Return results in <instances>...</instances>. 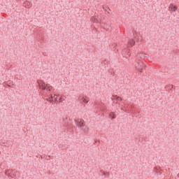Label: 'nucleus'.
Segmentation results:
<instances>
[{
  "label": "nucleus",
  "instance_id": "nucleus-3",
  "mask_svg": "<svg viewBox=\"0 0 179 179\" xmlns=\"http://www.w3.org/2000/svg\"><path fill=\"white\" fill-rule=\"evenodd\" d=\"M38 84L39 86V89H41V90H45L47 87V85L45 84V83H44V81L39 80L38 81Z\"/></svg>",
  "mask_w": 179,
  "mask_h": 179
},
{
  "label": "nucleus",
  "instance_id": "nucleus-8",
  "mask_svg": "<svg viewBox=\"0 0 179 179\" xmlns=\"http://www.w3.org/2000/svg\"><path fill=\"white\" fill-rule=\"evenodd\" d=\"M81 101L83 103H84L85 104H87V103H89V101H90V99H89V98H87V96H83L81 99Z\"/></svg>",
  "mask_w": 179,
  "mask_h": 179
},
{
  "label": "nucleus",
  "instance_id": "nucleus-6",
  "mask_svg": "<svg viewBox=\"0 0 179 179\" xmlns=\"http://www.w3.org/2000/svg\"><path fill=\"white\" fill-rule=\"evenodd\" d=\"M112 100H115V101H122V98L118 96L117 95H114L112 97Z\"/></svg>",
  "mask_w": 179,
  "mask_h": 179
},
{
  "label": "nucleus",
  "instance_id": "nucleus-11",
  "mask_svg": "<svg viewBox=\"0 0 179 179\" xmlns=\"http://www.w3.org/2000/svg\"><path fill=\"white\" fill-rule=\"evenodd\" d=\"M92 22H94V23H98L99 22V20H97L96 17H93L92 18Z\"/></svg>",
  "mask_w": 179,
  "mask_h": 179
},
{
  "label": "nucleus",
  "instance_id": "nucleus-10",
  "mask_svg": "<svg viewBox=\"0 0 179 179\" xmlns=\"http://www.w3.org/2000/svg\"><path fill=\"white\" fill-rule=\"evenodd\" d=\"M24 6L25 8H30V2H29V1L25 2V3H24Z\"/></svg>",
  "mask_w": 179,
  "mask_h": 179
},
{
  "label": "nucleus",
  "instance_id": "nucleus-4",
  "mask_svg": "<svg viewBox=\"0 0 179 179\" xmlns=\"http://www.w3.org/2000/svg\"><path fill=\"white\" fill-rule=\"evenodd\" d=\"M76 125H77L79 127H85L86 125V123H85V120L82 119H78L76 121Z\"/></svg>",
  "mask_w": 179,
  "mask_h": 179
},
{
  "label": "nucleus",
  "instance_id": "nucleus-9",
  "mask_svg": "<svg viewBox=\"0 0 179 179\" xmlns=\"http://www.w3.org/2000/svg\"><path fill=\"white\" fill-rule=\"evenodd\" d=\"M46 90L48 92H51L52 90V86L50 84H46Z\"/></svg>",
  "mask_w": 179,
  "mask_h": 179
},
{
  "label": "nucleus",
  "instance_id": "nucleus-12",
  "mask_svg": "<svg viewBox=\"0 0 179 179\" xmlns=\"http://www.w3.org/2000/svg\"><path fill=\"white\" fill-rule=\"evenodd\" d=\"M109 117H110V118H112V120H114V118H115V116L114 115V113H112L109 115Z\"/></svg>",
  "mask_w": 179,
  "mask_h": 179
},
{
  "label": "nucleus",
  "instance_id": "nucleus-5",
  "mask_svg": "<svg viewBox=\"0 0 179 179\" xmlns=\"http://www.w3.org/2000/svg\"><path fill=\"white\" fill-rule=\"evenodd\" d=\"M136 68L138 71L142 72V71H143V63L140 62L138 64H136Z\"/></svg>",
  "mask_w": 179,
  "mask_h": 179
},
{
  "label": "nucleus",
  "instance_id": "nucleus-7",
  "mask_svg": "<svg viewBox=\"0 0 179 179\" xmlns=\"http://www.w3.org/2000/svg\"><path fill=\"white\" fill-rule=\"evenodd\" d=\"M127 45L128 47H134L135 45V41L134 39H129Z\"/></svg>",
  "mask_w": 179,
  "mask_h": 179
},
{
  "label": "nucleus",
  "instance_id": "nucleus-13",
  "mask_svg": "<svg viewBox=\"0 0 179 179\" xmlns=\"http://www.w3.org/2000/svg\"><path fill=\"white\" fill-rule=\"evenodd\" d=\"M0 155H1V152H0Z\"/></svg>",
  "mask_w": 179,
  "mask_h": 179
},
{
  "label": "nucleus",
  "instance_id": "nucleus-2",
  "mask_svg": "<svg viewBox=\"0 0 179 179\" xmlns=\"http://www.w3.org/2000/svg\"><path fill=\"white\" fill-rule=\"evenodd\" d=\"M178 9V7H177V6L174 5L173 3H171L169 6V11L171 13H174L175 12H177Z\"/></svg>",
  "mask_w": 179,
  "mask_h": 179
},
{
  "label": "nucleus",
  "instance_id": "nucleus-1",
  "mask_svg": "<svg viewBox=\"0 0 179 179\" xmlns=\"http://www.w3.org/2000/svg\"><path fill=\"white\" fill-rule=\"evenodd\" d=\"M58 97L59 98L58 99ZM46 100L47 101H49V103L58 104V103H61V101H62V96H59V94H50Z\"/></svg>",
  "mask_w": 179,
  "mask_h": 179
}]
</instances>
